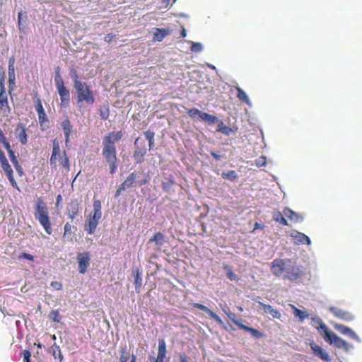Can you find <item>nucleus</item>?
<instances>
[{
  "label": "nucleus",
  "mask_w": 362,
  "mask_h": 362,
  "mask_svg": "<svg viewBox=\"0 0 362 362\" xmlns=\"http://www.w3.org/2000/svg\"><path fill=\"white\" fill-rule=\"evenodd\" d=\"M122 136V132L121 131L112 132L106 135L103 141V146H110L115 147V144L121 139Z\"/></svg>",
  "instance_id": "ddd939ff"
},
{
  "label": "nucleus",
  "mask_w": 362,
  "mask_h": 362,
  "mask_svg": "<svg viewBox=\"0 0 362 362\" xmlns=\"http://www.w3.org/2000/svg\"><path fill=\"white\" fill-rule=\"evenodd\" d=\"M172 31L169 28H153V41L161 42L163 39L170 35Z\"/></svg>",
  "instance_id": "6ab92c4d"
},
{
  "label": "nucleus",
  "mask_w": 362,
  "mask_h": 362,
  "mask_svg": "<svg viewBox=\"0 0 362 362\" xmlns=\"http://www.w3.org/2000/svg\"><path fill=\"white\" fill-rule=\"evenodd\" d=\"M61 125H62V129L64 133L65 144H66V146L68 147L69 145V142H70L69 137L71 134L73 127H72L71 122L69 119H64L62 122Z\"/></svg>",
  "instance_id": "b1692460"
},
{
  "label": "nucleus",
  "mask_w": 362,
  "mask_h": 362,
  "mask_svg": "<svg viewBox=\"0 0 362 362\" xmlns=\"http://www.w3.org/2000/svg\"><path fill=\"white\" fill-rule=\"evenodd\" d=\"M51 286L57 291L62 290L63 287L62 284L61 282L56 281L51 282Z\"/></svg>",
  "instance_id": "5fc2aeb1"
},
{
  "label": "nucleus",
  "mask_w": 362,
  "mask_h": 362,
  "mask_svg": "<svg viewBox=\"0 0 362 362\" xmlns=\"http://www.w3.org/2000/svg\"><path fill=\"white\" fill-rule=\"evenodd\" d=\"M30 352L28 350H24L23 352V361L24 362H30Z\"/></svg>",
  "instance_id": "6e6d98bb"
},
{
  "label": "nucleus",
  "mask_w": 362,
  "mask_h": 362,
  "mask_svg": "<svg viewBox=\"0 0 362 362\" xmlns=\"http://www.w3.org/2000/svg\"><path fill=\"white\" fill-rule=\"evenodd\" d=\"M72 78L74 87L76 90V104L79 110L81 111L85 105L90 106L95 103L94 93L86 82H83L79 79L76 71H74V75Z\"/></svg>",
  "instance_id": "f257e3e1"
},
{
  "label": "nucleus",
  "mask_w": 362,
  "mask_h": 362,
  "mask_svg": "<svg viewBox=\"0 0 362 362\" xmlns=\"http://www.w3.org/2000/svg\"><path fill=\"white\" fill-rule=\"evenodd\" d=\"M146 139L148 141L149 149H152L154 147V136L155 133L151 130H148L144 132Z\"/></svg>",
  "instance_id": "473e14b6"
},
{
  "label": "nucleus",
  "mask_w": 362,
  "mask_h": 362,
  "mask_svg": "<svg viewBox=\"0 0 362 362\" xmlns=\"http://www.w3.org/2000/svg\"><path fill=\"white\" fill-rule=\"evenodd\" d=\"M34 103L35 107L37 113L45 111L42 101L39 98H36L34 100Z\"/></svg>",
  "instance_id": "49530a36"
},
{
  "label": "nucleus",
  "mask_w": 362,
  "mask_h": 362,
  "mask_svg": "<svg viewBox=\"0 0 362 362\" xmlns=\"http://www.w3.org/2000/svg\"><path fill=\"white\" fill-rule=\"evenodd\" d=\"M179 358L180 362H189L188 357L185 354H180Z\"/></svg>",
  "instance_id": "052dcab7"
},
{
  "label": "nucleus",
  "mask_w": 362,
  "mask_h": 362,
  "mask_svg": "<svg viewBox=\"0 0 362 362\" xmlns=\"http://www.w3.org/2000/svg\"><path fill=\"white\" fill-rule=\"evenodd\" d=\"M119 354H120L119 361L120 362H127L128 357H129V353L127 351V346L126 344L121 347L120 351H119Z\"/></svg>",
  "instance_id": "4c0bfd02"
},
{
  "label": "nucleus",
  "mask_w": 362,
  "mask_h": 362,
  "mask_svg": "<svg viewBox=\"0 0 362 362\" xmlns=\"http://www.w3.org/2000/svg\"><path fill=\"white\" fill-rule=\"evenodd\" d=\"M211 155L213 156V158H214L216 160H219L221 158V155H218L215 152H213L211 151Z\"/></svg>",
  "instance_id": "0e129e2a"
},
{
  "label": "nucleus",
  "mask_w": 362,
  "mask_h": 362,
  "mask_svg": "<svg viewBox=\"0 0 362 362\" xmlns=\"http://www.w3.org/2000/svg\"><path fill=\"white\" fill-rule=\"evenodd\" d=\"M115 37V35L113 34H107L105 37V41L110 43L112 42V40Z\"/></svg>",
  "instance_id": "bf43d9fd"
},
{
  "label": "nucleus",
  "mask_w": 362,
  "mask_h": 362,
  "mask_svg": "<svg viewBox=\"0 0 362 362\" xmlns=\"http://www.w3.org/2000/svg\"><path fill=\"white\" fill-rule=\"evenodd\" d=\"M154 242L157 246H161L165 243V236L160 232H157L153 238L149 240V243Z\"/></svg>",
  "instance_id": "7c9ffc66"
},
{
  "label": "nucleus",
  "mask_w": 362,
  "mask_h": 362,
  "mask_svg": "<svg viewBox=\"0 0 362 362\" xmlns=\"http://www.w3.org/2000/svg\"><path fill=\"white\" fill-rule=\"evenodd\" d=\"M52 168L61 166L66 172L70 170V160L66 151H61L59 142L57 139L52 141V152L49 159Z\"/></svg>",
  "instance_id": "f03ea898"
},
{
  "label": "nucleus",
  "mask_w": 362,
  "mask_h": 362,
  "mask_svg": "<svg viewBox=\"0 0 362 362\" xmlns=\"http://www.w3.org/2000/svg\"><path fill=\"white\" fill-rule=\"evenodd\" d=\"M259 304L262 308L263 310L266 313L270 314L273 318L279 319L281 317V314L276 309L273 308V307L268 304H264L262 302H259Z\"/></svg>",
  "instance_id": "bb28decb"
},
{
  "label": "nucleus",
  "mask_w": 362,
  "mask_h": 362,
  "mask_svg": "<svg viewBox=\"0 0 362 362\" xmlns=\"http://www.w3.org/2000/svg\"><path fill=\"white\" fill-rule=\"evenodd\" d=\"M267 163L266 157L260 156L255 160V164L257 167L264 166Z\"/></svg>",
  "instance_id": "603ef678"
},
{
  "label": "nucleus",
  "mask_w": 362,
  "mask_h": 362,
  "mask_svg": "<svg viewBox=\"0 0 362 362\" xmlns=\"http://www.w3.org/2000/svg\"><path fill=\"white\" fill-rule=\"evenodd\" d=\"M136 179V174L135 173H132L127 179L121 184L122 189H126L127 188H129L133 186L135 180Z\"/></svg>",
  "instance_id": "c756f323"
},
{
  "label": "nucleus",
  "mask_w": 362,
  "mask_h": 362,
  "mask_svg": "<svg viewBox=\"0 0 362 362\" xmlns=\"http://www.w3.org/2000/svg\"><path fill=\"white\" fill-rule=\"evenodd\" d=\"M226 314L227 315V316L228 317V318L235 325H237L239 328H240V326L243 325V323L238 320L237 318H236V315L235 313H233L231 312H226L225 311Z\"/></svg>",
  "instance_id": "37998d69"
},
{
  "label": "nucleus",
  "mask_w": 362,
  "mask_h": 362,
  "mask_svg": "<svg viewBox=\"0 0 362 362\" xmlns=\"http://www.w3.org/2000/svg\"><path fill=\"white\" fill-rule=\"evenodd\" d=\"M293 214L294 212L292 210L286 209L284 210V214L279 211L274 213L273 219L282 226H288L287 219L285 218V216L289 219H292Z\"/></svg>",
  "instance_id": "f8f14e48"
},
{
  "label": "nucleus",
  "mask_w": 362,
  "mask_h": 362,
  "mask_svg": "<svg viewBox=\"0 0 362 362\" xmlns=\"http://www.w3.org/2000/svg\"><path fill=\"white\" fill-rule=\"evenodd\" d=\"M1 168L4 171L7 178L8 179L9 182H11V185L16 189H19L18 185L16 182V181L14 179L13 177V171L10 165L8 160L1 163Z\"/></svg>",
  "instance_id": "2eb2a0df"
},
{
  "label": "nucleus",
  "mask_w": 362,
  "mask_h": 362,
  "mask_svg": "<svg viewBox=\"0 0 362 362\" xmlns=\"http://www.w3.org/2000/svg\"><path fill=\"white\" fill-rule=\"evenodd\" d=\"M334 327L340 333L345 335H348L353 339H355L356 341L360 340L358 335L351 329L345 325L336 323L334 325Z\"/></svg>",
  "instance_id": "412c9836"
},
{
  "label": "nucleus",
  "mask_w": 362,
  "mask_h": 362,
  "mask_svg": "<svg viewBox=\"0 0 362 362\" xmlns=\"http://www.w3.org/2000/svg\"><path fill=\"white\" fill-rule=\"evenodd\" d=\"M312 320L313 322V326L315 327L318 330V332L320 333V329L321 330L320 327L321 326V325L325 324V323L319 317H312Z\"/></svg>",
  "instance_id": "de8ad7c7"
},
{
  "label": "nucleus",
  "mask_w": 362,
  "mask_h": 362,
  "mask_svg": "<svg viewBox=\"0 0 362 362\" xmlns=\"http://www.w3.org/2000/svg\"><path fill=\"white\" fill-rule=\"evenodd\" d=\"M320 334L329 344H333L338 349H343L346 351L349 350L351 345L345 340L338 337L335 333L329 329L325 324L321 325L320 327Z\"/></svg>",
  "instance_id": "20e7f679"
},
{
  "label": "nucleus",
  "mask_w": 362,
  "mask_h": 362,
  "mask_svg": "<svg viewBox=\"0 0 362 362\" xmlns=\"http://www.w3.org/2000/svg\"><path fill=\"white\" fill-rule=\"evenodd\" d=\"M132 275L134 276V284L135 286V291L137 293H140L141 288L142 286V274L141 272L138 269H134L132 270Z\"/></svg>",
  "instance_id": "393cba45"
},
{
  "label": "nucleus",
  "mask_w": 362,
  "mask_h": 362,
  "mask_svg": "<svg viewBox=\"0 0 362 362\" xmlns=\"http://www.w3.org/2000/svg\"><path fill=\"white\" fill-rule=\"evenodd\" d=\"M74 228V226H72L69 223H66L65 225H64V234H63V237L64 238H66V237H70L71 236L72 233H73V231H72V229Z\"/></svg>",
  "instance_id": "a18cd8bd"
},
{
  "label": "nucleus",
  "mask_w": 362,
  "mask_h": 362,
  "mask_svg": "<svg viewBox=\"0 0 362 362\" xmlns=\"http://www.w3.org/2000/svg\"><path fill=\"white\" fill-rule=\"evenodd\" d=\"M217 131L228 136L233 132L232 128L225 125L222 122L218 124Z\"/></svg>",
  "instance_id": "c9c22d12"
},
{
  "label": "nucleus",
  "mask_w": 362,
  "mask_h": 362,
  "mask_svg": "<svg viewBox=\"0 0 362 362\" xmlns=\"http://www.w3.org/2000/svg\"><path fill=\"white\" fill-rule=\"evenodd\" d=\"M25 14V18H27V15L25 12L20 11L18 15V29L21 32H24V26L22 23V21H21V15Z\"/></svg>",
  "instance_id": "09e8293b"
},
{
  "label": "nucleus",
  "mask_w": 362,
  "mask_h": 362,
  "mask_svg": "<svg viewBox=\"0 0 362 362\" xmlns=\"http://www.w3.org/2000/svg\"><path fill=\"white\" fill-rule=\"evenodd\" d=\"M167 354L166 343L164 339H160L158 341V348L157 358L154 362H165Z\"/></svg>",
  "instance_id": "aec40b11"
},
{
  "label": "nucleus",
  "mask_w": 362,
  "mask_h": 362,
  "mask_svg": "<svg viewBox=\"0 0 362 362\" xmlns=\"http://www.w3.org/2000/svg\"><path fill=\"white\" fill-rule=\"evenodd\" d=\"M201 119L204 122H207L210 124H214L218 122V118L216 116L206 112H203V114H202Z\"/></svg>",
  "instance_id": "72a5a7b5"
},
{
  "label": "nucleus",
  "mask_w": 362,
  "mask_h": 362,
  "mask_svg": "<svg viewBox=\"0 0 362 362\" xmlns=\"http://www.w3.org/2000/svg\"><path fill=\"white\" fill-rule=\"evenodd\" d=\"M1 143L3 144L6 150L7 151V153L13 151L11 145L9 142L7 141V139H5L4 141H1Z\"/></svg>",
  "instance_id": "4d7b16f0"
},
{
  "label": "nucleus",
  "mask_w": 362,
  "mask_h": 362,
  "mask_svg": "<svg viewBox=\"0 0 362 362\" xmlns=\"http://www.w3.org/2000/svg\"><path fill=\"white\" fill-rule=\"evenodd\" d=\"M235 90H237V95H236L237 98L241 102H243L245 104H247L249 106H250L252 105L251 104V101L249 99V98H248L247 95L246 94V93L241 88H240L239 86H236L235 87Z\"/></svg>",
  "instance_id": "cd10ccee"
},
{
  "label": "nucleus",
  "mask_w": 362,
  "mask_h": 362,
  "mask_svg": "<svg viewBox=\"0 0 362 362\" xmlns=\"http://www.w3.org/2000/svg\"><path fill=\"white\" fill-rule=\"evenodd\" d=\"M78 272L80 274H85L90 265V255L89 252L85 251L78 253L76 256Z\"/></svg>",
  "instance_id": "9d476101"
},
{
  "label": "nucleus",
  "mask_w": 362,
  "mask_h": 362,
  "mask_svg": "<svg viewBox=\"0 0 362 362\" xmlns=\"http://www.w3.org/2000/svg\"><path fill=\"white\" fill-rule=\"evenodd\" d=\"M224 269L226 271V276L230 280L233 281L238 279L237 275L233 272L230 266H224Z\"/></svg>",
  "instance_id": "79ce46f5"
},
{
  "label": "nucleus",
  "mask_w": 362,
  "mask_h": 362,
  "mask_svg": "<svg viewBox=\"0 0 362 362\" xmlns=\"http://www.w3.org/2000/svg\"><path fill=\"white\" fill-rule=\"evenodd\" d=\"M15 80L16 77H8V88H9V93H11V91L13 90V86H15Z\"/></svg>",
  "instance_id": "864d4df0"
},
{
  "label": "nucleus",
  "mask_w": 362,
  "mask_h": 362,
  "mask_svg": "<svg viewBox=\"0 0 362 362\" xmlns=\"http://www.w3.org/2000/svg\"><path fill=\"white\" fill-rule=\"evenodd\" d=\"M100 117L102 119L106 120L108 119L110 115V109L108 104L103 105L99 110Z\"/></svg>",
  "instance_id": "f704fd0d"
},
{
  "label": "nucleus",
  "mask_w": 362,
  "mask_h": 362,
  "mask_svg": "<svg viewBox=\"0 0 362 362\" xmlns=\"http://www.w3.org/2000/svg\"><path fill=\"white\" fill-rule=\"evenodd\" d=\"M0 111L5 115H8L11 112L6 90L0 91Z\"/></svg>",
  "instance_id": "4be33fe9"
},
{
  "label": "nucleus",
  "mask_w": 362,
  "mask_h": 362,
  "mask_svg": "<svg viewBox=\"0 0 362 362\" xmlns=\"http://www.w3.org/2000/svg\"><path fill=\"white\" fill-rule=\"evenodd\" d=\"M49 352L52 354L55 360L58 359L59 362H62L64 357L62 354L59 346L57 345V344L54 343L51 346Z\"/></svg>",
  "instance_id": "c85d7f7f"
},
{
  "label": "nucleus",
  "mask_w": 362,
  "mask_h": 362,
  "mask_svg": "<svg viewBox=\"0 0 362 362\" xmlns=\"http://www.w3.org/2000/svg\"><path fill=\"white\" fill-rule=\"evenodd\" d=\"M49 318L55 322L61 321V316L58 310H53L50 312Z\"/></svg>",
  "instance_id": "c03bdc74"
},
{
  "label": "nucleus",
  "mask_w": 362,
  "mask_h": 362,
  "mask_svg": "<svg viewBox=\"0 0 362 362\" xmlns=\"http://www.w3.org/2000/svg\"><path fill=\"white\" fill-rule=\"evenodd\" d=\"M191 50L194 52H199L202 50V45L199 42H193L191 47Z\"/></svg>",
  "instance_id": "3c124183"
},
{
  "label": "nucleus",
  "mask_w": 362,
  "mask_h": 362,
  "mask_svg": "<svg viewBox=\"0 0 362 362\" xmlns=\"http://www.w3.org/2000/svg\"><path fill=\"white\" fill-rule=\"evenodd\" d=\"M298 245H305L306 247L310 249L311 240L304 233L296 230V252L300 249Z\"/></svg>",
  "instance_id": "dca6fc26"
},
{
  "label": "nucleus",
  "mask_w": 362,
  "mask_h": 362,
  "mask_svg": "<svg viewBox=\"0 0 362 362\" xmlns=\"http://www.w3.org/2000/svg\"><path fill=\"white\" fill-rule=\"evenodd\" d=\"M134 146L133 157L136 163H141L144 160V158L147 151L145 141L141 137H137L134 141Z\"/></svg>",
  "instance_id": "1a4fd4ad"
},
{
  "label": "nucleus",
  "mask_w": 362,
  "mask_h": 362,
  "mask_svg": "<svg viewBox=\"0 0 362 362\" xmlns=\"http://www.w3.org/2000/svg\"><path fill=\"white\" fill-rule=\"evenodd\" d=\"M20 258L26 259L30 260V261H33L34 260V257L32 255L26 253V252H23L20 255Z\"/></svg>",
  "instance_id": "13d9d810"
},
{
  "label": "nucleus",
  "mask_w": 362,
  "mask_h": 362,
  "mask_svg": "<svg viewBox=\"0 0 362 362\" xmlns=\"http://www.w3.org/2000/svg\"><path fill=\"white\" fill-rule=\"evenodd\" d=\"M310 347L314 354L325 361H329L330 360L329 354L322 349L321 346H318L314 342L310 343Z\"/></svg>",
  "instance_id": "5701e85b"
},
{
  "label": "nucleus",
  "mask_w": 362,
  "mask_h": 362,
  "mask_svg": "<svg viewBox=\"0 0 362 362\" xmlns=\"http://www.w3.org/2000/svg\"><path fill=\"white\" fill-rule=\"evenodd\" d=\"M6 160H7L4 151L1 149H0V163H2Z\"/></svg>",
  "instance_id": "680f3d73"
},
{
  "label": "nucleus",
  "mask_w": 362,
  "mask_h": 362,
  "mask_svg": "<svg viewBox=\"0 0 362 362\" xmlns=\"http://www.w3.org/2000/svg\"><path fill=\"white\" fill-rule=\"evenodd\" d=\"M26 130L25 124L21 122L17 124L15 129L16 136L22 145H25L28 142V134Z\"/></svg>",
  "instance_id": "4468645a"
},
{
  "label": "nucleus",
  "mask_w": 362,
  "mask_h": 362,
  "mask_svg": "<svg viewBox=\"0 0 362 362\" xmlns=\"http://www.w3.org/2000/svg\"><path fill=\"white\" fill-rule=\"evenodd\" d=\"M102 154L110 165V173L115 174L118 165L116 147L103 146Z\"/></svg>",
  "instance_id": "6e6552de"
},
{
  "label": "nucleus",
  "mask_w": 362,
  "mask_h": 362,
  "mask_svg": "<svg viewBox=\"0 0 362 362\" xmlns=\"http://www.w3.org/2000/svg\"><path fill=\"white\" fill-rule=\"evenodd\" d=\"M240 329H242L243 330H245V331L251 333L252 335L254 336L256 338H261V337H263V334L261 332H259V330H257L256 329H254L252 327H250L248 326H246V325H245L243 324V325L240 326Z\"/></svg>",
  "instance_id": "2f4dec72"
},
{
  "label": "nucleus",
  "mask_w": 362,
  "mask_h": 362,
  "mask_svg": "<svg viewBox=\"0 0 362 362\" xmlns=\"http://www.w3.org/2000/svg\"><path fill=\"white\" fill-rule=\"evenodd\" d=\"M181 37L184 38L187 35V31L185 28L182 27L181 33H180Z\"/></svg>",
  "instance_id": "774afa93"
},
{
  "label": "nucleus",
  "mask_w": 362,
  "mask_h": 362,
  "mask_svg": "<svg viewBox=\"0 0 362 362\" xmlns=\"http://www.w3.org/2000/svg\"><path fill=\"white\" fill-rule=\"evenodd\" d=\"M93 207V213L89 215L88 223L87 226H86V230L90 235L93 234L95 232L99 223V221L102 217V205L100 201L98 199H94Z\"/></svg>",
  "instance_id": "39448f33"
},
{
  "label": "nucleus",
  "mask_w": 362,
  "mask_h": 362,
  "mask_svg": "<svg viewBox=\"0 0 362 362\" xmlns=\"http://www.w3.org/2000/svg\"><path fill=\"white\" fill-rule=\"evenodd\" d=\"M329 310L335 317L344 321H351L354 318L350 313L342 310L337 307H331Z\"/></svg>",
  "instance_id": "f3484780"
},
{
  "label": "nucleus",
  "mask_w": 362,
  "mask_h": 362,
  "mask_svg": "<svg viewBox=\"0 0 362 362\" xmlns=\"http://www.w3.org/2000/svg\"><path fill=\"white\" fill-rule=\"evenodd\" d=\"M125 190L124 189H122V185H120L119 186V187L117 188L116 192H115V197H118L119 196V194H121L122 191H124Z\"/></svg>",
  "instance_id": "338daca9"
},
{
  "label": "nucleus",
  "mask_w": 362,
  "mask_h": 362,
  "mask_svg": "<svg viewBox=\"0 0 362 362\" xmlns=\"http://www.w3.org/2000/svg\"><path fill=\"white\" fill-rule=\"evenodd\" d=\"M192 305L194 308L206 312L211 319L214 320L219 325L223 324L221 317L218 315H217L214 312H213L211 310L208 308L206 306H205L202 304H200V303H194Z\"/></svg>",
  "instance_id": "a211bd4d"
},
{
  "label": "nucleus",
  "mask_w": 362,
  "mask_h": 362,
  "mask_svg": "<svg viewBox=\"0 0 362 362\" xmlns=\"http://www.w3.org/2000/svg\"><path fill=\"white\" fill-rule=\"evenodd\" d=\"M6 90L5 85H4V76L1 77L0 79V91Z\"/></svg>",
  "instance_id": "e2e57ef3"
},
{
  "label": "nucleus",
  "mask_w": 362,
  "mask_h": 362,
  "mask_svg": "<svg viewBox=\"0 0 362 362\" xmlns=\"http://www.w3.org/2000/svg\"><path fill=\"white\" fill-rule=\"evenodd\" d=\"M57 69L54 77L55 86L60 97V105L66 107L70 103V92L64 85V80L59 74V68Z\"/></svg>",
  "instance_id": "423d86ee"
},
{
  "label": "nucleus",
  "mask_w": 362,
  "mask_h": 362,
  "mask_svg": "<svg viewBox=\"0 0 362 362\" xmlns=\"http://www.w3.org/2000/svg\"><path fill=\"white\" fill-rule=\"evenodd\" d=\"M10 160L13 165L18 175L20 177H23L24 175V172L22 166L20 165L17 156L15 154V152L13 151L11 152L8 153Z\"/></svg>",
  "instance_id": "a878e982"
},
{
  "label": "nucleus",
  "mask_w": 362,
  "mask_h": 362,
  "mask_svg": "<svg viewBox=\"0 0 362 362\" xmlns=\"http://www.w3.org/2000/svg\"><path fill=\"white\" fill-rule=\"evenodd\" d=\"M296 317H297L300 322H303L305 319L309 318L310 314L306 311H303L296 308Z\"/></svg>",
  "instance_id": "58836bf2"
},
{
  "label": "nucleus",
  "mask_w": 362,
  "mask_h": 362,
  "mask_svg": "<svg viewBox=\"0 0 362 362\" xmlns=\"http://www.w3.org/2000/svg\"><path fill=\"white\" fill-rule=\"evenodd\" d=\"M37 115L40 125H42L45 122L47 121V117L45 111L38 112Z\"/></svg>",
  "instance_id": "8fccbe9b"
},
{
  "label": "nucleus",
  "mask_w": 362,
  "mask_h": 362,
  "mask_svg": "<svg viewBox=\"0 0 362 362\" xmlns=\"http://www.w3.org/2000/svg\"><path fill=\"white\" fill-rule=\"evenodd\" d=\"M80 211V202L77 199H71L66 207L68 217L74 220L78 216Z\"/></svg>",
  "instance_id": "9b49d317"
},
{
  "label": "nucleus",
  "mask_w": 362,
  "mask_h": 362,
  "mask_svg": "<svg viewBox=\"0 0 362 362\" xmlns=\"http://www.w3.org/2000/svg\"><path fill=\"white\" fill-rule=\"evenodd\" d=\"M221 177L223 179H227L233 181L238 178V175L235 170H231L228 172H223L221 174Z\"/></svg>",
  "instance_id": "e433bc0d"
},
{
  "label": "nucleus",
  "mask_w": 362,
  "mask_h": 362,
  "mask_svg": "<svg viewBox=\"0 0 362 362\" xmlns=\"http://www.w3.org/2000/svg\"><path fill=\"white\" fill-rule=\"evenodd\" d=\"M264 228V225L260 224V223H259L256 222V223H255V227H254V230H255L259 229V228L262 229V228Z\"/></svg>",
  "instance_id": "69168bd1"
},
{
  "label": "nucleus",
  "mask_w": 362,
  "mask_h": 362,
  "mask_svg": "<svg viewBox=\"0 0 362 362\" xmlns=\"http://www.w3.org/2000/svg\"><path fill=\"white\" fill-rule=\"evenodd\" d=\"M35 218L42 225L48 235L52 233V223L49 216L48 209L42 199H39L35 206Z\"/></svg>",
  "instance_id": "7ed1b4c3"
},
{
  "label": "nucleus",
  "mask_w": 362,
  "mask_h": 362,
  "mask_svg": "<svg viewBox=\"0 0 362 362\" xmlns=\"http://www.w3.org/2000/svg\"><path fill=\"white\" fill-rule=\"evenodd\" d=\"M293 267L290 259H275L271 265V271L276 276L290 274Z\"/></svg>",
  "instance_id": "0eeeda50"
},
{
  "label": "nucleus",
  "mask_w": 362,
  "mask_h": 362,
  "mask_svg": "<svg viewBox=\"0 0 362 362\" xmlns=\"http://www.w3.org/2000/svg\"><path fill=\"white\" fill-rule=\"evenodd\" d=\"M15 58L14 57H11L8 61V77H16L15 76Z\"/></svg>",
  "instance_id": "ea45409f"
},
{
  "label": "nucleus",
  "mask_w": 362,
  "mask_h": 362,
  "mask_svg": "<svg viewBox=\"0 0 362 362\" xmlns=\"http://www.w3.org/2000/svg\"><path fill=\"white\" fill-rule=\"evenodd\" d=\"M203 112H202L197 108H191L187 111L188 115L193 119L196 118L197 117H199L201 119L202 114H203Z\"/></svg>",
  "instance_id": "a19ab883"
}]
</instances>
